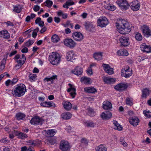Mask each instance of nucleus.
Here are the masks:
<instances>
[{
    "instance_id": "f257e3e1",
    "label": "nucleus",
    "mask_w": 151,
    "mask_h": 151,
    "mask_svg": "<svg viewBox=\"0 0 151 151\" xmlns=\"http://www.w3.org/2000/svg\"><path fill=\"white\" fill-rule=\"evenodd\" d=\"M116 26L118 31L121 34L125 35L131 31V26L127 21L122 19L119 23H116Z\"/></svg>"
},
{
    "instance_id": "f03ea898",
    "label": "nucleus",
    "mask_w": 151,
    "mask_h": 151,
    "mask_svg": "<svg viewBox=\"0 0 151 151\" xmlns=\"http://www.w3.org/2000/svg\"><path fill=\"white\" fill-rule=\"evenodd\" d=\"M12 93L15 97H20L24 95L26 91L25 86L20 83L15 86L12 91Z\"/></svg>"
},
{
    "instance_id": "7ed1b4c3",
    "label": "nucleus",
    "mask_w": 151,
    "mask_h": 151,
    "mask_svg": "<svg viewBox=\"0 0 151 151\" xmlns=\"http://www.w3.org/2000/svg\"><path fill=\"white\" fill-rule=\"evenodd\" d=\"M50 60L51 63L53 65H58L60 61V57L58 53L53 52L49 55Z\"/></svg>"
},
{
    "instance_id": "20e7f679",
    "label": "nucleus",
    "mask_w": 151,
    "mask_h": 151,
    "mask_svg": "<svg viewBox=\"0 0 151 151\" xmlns=\"http://www.w3.org/2000/svg\"><path fill=\"white\" fill-rule=\"evenodd\" d=\"M132 69L129 67H125L121 70V74L122 76L127 78L132 75Z\"/></svg>"
},
{
    "instance_id": "39448f33",
    "label": "nucleus",
    "mask_w": 151,
    "mask_h": 151,
    "mask_svg": "<svg viewBox=\"0 0 151 151\" xmlns=\"http://www.w3.org/2000/svg\"><path fill=\"white\" fill-rule=\"evenodd\" d=\"M14 59L19 65H22L25 62L26 58L24 54L22 55L21 57L18 54L15 56Z\"/></svg>"
},
{
    "instance_id": "423d86ee",
    "label": "nucleus",
    "mask_w": 151,
    "mask_h": 151,
    "mask_svg": "<svg viewBox=\"0 0 151 151\" xmlns=\"http://www.w3.org/2000/svg\"><path fill=\"white\" fill-rule=\"evenodd\" d=\"M116 3L122 10H126L129 7V4L126 0H117Z\"/></svg>"
},
{
    "instance_id": "0eeeda50",
    "label": "nucleus",
    "mask_w": 151,
    "mask_h": 151,
    "mask_svg": "<svg viewBox=\"0 0 151 151\" xmlns=\"http://www.w3.org/2000/svg\"><path fill=\"white\" fill-rule=\"evenodd\" d=\"M70 148V145L68 141L64 140L61 141L60 144V149L62 151H68Z\"/></svg>"
},
{
    "instance_id": "6e6552de",
    "label": "nucleus",
    "mask_w": 151,
    "mask_h": 151,
    "mask_svg": "<svg viewBox=\"0 0 151 151\" xmlns=\"http://www.w3.org/2000/svg\"><path fill=\"white\" fill-rule=\"evenodd\" d=\"M129 6L132 10L134 11H137L139 10L140 4L139 1L135 0L130 3Z\"/></svg>"
},
{
    "instance_id": "1a4fd4ad",
    "label": "nucleus",
    "mask_w": 151,
    "mask_h": 151,
    "mask_svg": "<svg viewBox=\"0 0 151 151\" xmlns=\"http://www.w3.org/2000/svg\"><path fill=\"white\" fill-rule=\"evenodd\" d=\"M98 24L99 26L102 27H105L108 24V21L107 19L105 17H100L98 20Z\"/></svg>"
},
{
    "instance_id": "9d476101",
    "label": "nucleus",
    "mask_w": 151,
    "mask_h": 151,
    "mask_svg": "<svg viewBox=\"0 0 151 151\" xmlns=\"http://www.w3.org/2000/svg\"><path fill=\"white\" fill-rule=\"evenodd\" d=\"M143 34L147 37L151 36V30L146 25H143L141 28Z\"/></svg>"
},
{
    "instance_id": "9b49d317",
    "label": "nucleus",
    "mask_w": 151,
    "mask_h": 151,
    "mask_svg": "<svg viewBox=\"0 0 151 151\" xmlns=\"http://www.w3.org/2000/svg\"><path fill=\"white\" fill-rule=\"evenodd\" d=\"M128 37L125 36H122L119 39V40L122 45L124 47H127L129 45Z\"/></svg>"
},
{
    "instance_id": "f8f14e48",
    "label": "nucleus",
    "mask_w": 151,
    "mask_h": 151,
    "mask_svg": "<svg viewBox=\"0 0 151 151\" xmlns=\"http://www.w3.org/2000/svg\"><path fill=\"white\" fill-rule=\"evenodd\" d=\"M64 43L65 45L70 48L73 47L76 44L72 39L69 38L65 39L64 41Z\"/></svg>"
},
{
    "instance_id": "ddd939ff",
    "label": "nucleus",
    "mask_w": 151,
    "mask_h": 151,
    "mask_svg": "<svg viewBox=\"0 0 151 151\" xmlns=\"http://www.w3.org/2000/svg\"><path fill=\"white\" fill-rule=\"evenodd\" d=\"M68 85L70 87L68 89L67 91L68 92L70 93V94L72 98H74L76 94V88L74 86L70 83H69Z\"/></svg>"
},
{
    "instance_id": "4468645a",
    "label": "nucleus",
    "mask_w": 151,
    "mask_h": 151,
    "mask_svg": "<svg viewBox=\"0 0 151 151\" xmlns=\"http://www.w3.org/2000/svg\"><path fill=\"white\" fill-rule=\"evenodd\" d=\"M72 36L73 39L77 41H81L83 38L82 34L79 32H74Z\"/></svg>"
},
{
    "instance_id": "2eb2a0df",
    "label": "nucleus",
    "mask_w": 151,
    "mask_h": 151,
    "mask_svg": "<svg viewBox=\"0 0 151 151\" xmlns=\"http://www.w3.org/2000/svg\"><path fill=\"white\" fill-rule=\"evenodd\" d=\"M140 48L142 51L143 52L149 53L151 52V47L150 45H147L143 43L140 46Z\"/></svg>"
},
{
    "instance_id": "dca6fc26",
    "label": "nucleus",
    "mask_w": 151,
    "mask_h": 151,
    "mask_svg": "<svg viewBox=\"0 0 151 151\" xmlns=\"http://www.w3.org/2000/svg\"><path fill=\"white\" fill-rule=\"evenodd\" d=\"M127 88L126 84L124 83H120L114 87V88L119 91H122L125 89Z\"/></svg>"
},
{
    "instance_id": "f3484780",
    "label": "nucleus",
    "mask_w": 151,
    "mask_h": 151,
    "mask_svg": "<svg viewBox=\"0 0 151 151\" xmlns=\"http://www.w3.org/2000/svg\"><path fill=\"white\" fill-rule=\"evenodd\" d=\"M111 113L109 111L103 112L101 115V116L104 120H108L112 116Z\"/></svg>"
},
{
    "instance_id": "a211bd4d",
    "label": "nucleus",
    "mask_w": 151,
    "mask_h": 151,
    "mask_svg": "<svg viewBox=\"0 0 151 151\" xmlns=\"http://www.w3.org/2000/svg\"><path fill=\"white\" fill-rule=\"evenodd\" d=\"M42 119L39 117H36L32 118L30 121V123L33 125L39 124L42 123Z\"/></svg>"
},
{
    "instance_id": "6ab92c4d",
    "label": "nucleus",
    "mask_w": 151,
    "mask_h": 151,
    "mask_svg": "<svg viewBox=\"0 0 151 151\" xmlns=\"http://www.w3.org/2000/svg\"><path fill=\"white\" fill-rule=\"evenodd\" d=\"M62 104L64 109L67 111L70 110L72 107V104L70 102L65 101H63Z\"/></svg>"
},
{
    "instance_id": "aec40b11",
    "label": "nucleus",
    "mask_w": 151,
    "mask_h": 151,
    "mask_svg": "<svg viewBox=\"0 0 151 151\" xmlns=\"http://www.w3.org/2000/svg\"><path fill=\"white\" fill-rule=\"evenodd\" d=\"M72 73L77 76H79L81 75L83 72L82 68H79V67H76L75 69L71 71Z\"/></svg>"
},
{
    "instance_id": "412c9836",
    "label": "nucleus",
    "mask_w": 151,
    "mask_h": 151,
    "mask_svg": "<svg viewBox=\"0 0 151 151\" xmlns=\"http://www.w3.org/2000/svg\"><path fill=\"white\" fill-rule=\"evenodd\" d=\"M139 122V119L137 117H132L129 119L130 123L134 126H137Z\"/></svg>"
},
{
    "instance_id": "4be33fe9",
    "label": "nucleus",
    "mask_w": 151,
    "mask_h": 151,
    "mask_svg": "<svg viewBox=\"0 0 151 151\" xmlns=\"http://www.w3.org/2000/svg\"><path fill=\"white\" fill-rule=\"evenodd\" d=\"M103 52H95L93 54V57L97 61H100L102 59Z\"/></svg>"
},
{
    "instance_id": "5701e85b",
    "label": "nucleus",
    "mask_w": 151,
    "mask_h": 151,
    "mask_svg": "<svg viewBox=\"0 0 151 151\" xmlns=\"http://www.w3.org/2000/svg\"><path fill=\"white\" fill-rule=\"evenodd\" d=\"M74 54L73 51H70L67 52L66 55V59L68 61H72L74 60Z\"/></svg>"
},
{
    "instance_id": "b1692460",
    "label": "nucleus",
    "mask_w": 151,
    "mask_h": 151,
    "mask_svg": "<svg viewBox=\"0 0 151 151\" xmlns=\"http://www.w3.org/2000/svg\"><path fill=\"white\" fill-rule=\"evenodd\" d=\"M116 53L120 56H127L129 54L127 50L124 49H120Z\"/></svg>"
},
{
    "instance_id": "393cba45",
    "label": "nucleus",
    "mask_w": 151,
    "mask_h": 151,
    "mask_svg": "<svg viewBox=\"0 0 151 151\" xmlns=\"http://www.w3.org/2000/svg\"><path fill=\"white\" fill-rule=\"evenodd\" d=\"M103 80L105 83L107 84H111L115 81L114 78L109 77H104L103 78Z\"/></svg>"
},
{
    "instance_id": "a878e982",
    "label": "nucleus",
    "mask_w": 151,
    "mask_h": 151,
    "mask_svg": "<svg viewBox=\"0 0 151 151\" xmlns=\"http://www.w3.org/2000/svg\"><path fill=\"white\" fill-rule=\"evenodd\" d=\"M84 25L87 30H89L90 29L94 28V26L92 22L88 21H86L84 23Z\"/></svg>"
},
{
    "instance_id": "bb28decb",
    "label": "nucleus",
    "mask_w": 151,
    "mask_h": 151,
    "mask_svg": "<svg viewBox=\"0 0 151 151\" xmlns=\"http://www.w3.org/2000/svg\"><path fill=\"white\" fill-rule=\"evenodd\" d=\"M72 114L69 112H65L62 113L61 115L62 118L64 119H68L71 118Z\"/></svg>"
},
{
    "instance_id": "cd10ccee",
    "label": "nucleus",
    "mask_w": 151,
    "mask_h": 151,
    "mask_svg": "<svg viewBox=\"0 0 151 151\" xmlns=\"http://www.w3.org/2000/svg\"><path fill=\"white\" fill-rule=\"evenodd\" d=\"M81 82L85 84H89L91 83V79L87 77H82L81 78Z\"/></svg>"
},
{
    "instance_id": "c85d7f7f",
    "label": "nucleus",
    "mask_w": 151,
    "mask_h": 151,
    "mask_svg": "<svg viewBox=\"0 0 151 151\" xmlns=\"http://www.w3.org/2000/svg\"><path fill=\"white\" fill-rule=\"evenodd\" d=\"M0 36L4 39H8L10 35L7 30H3L0 32Z\"/></svg>"
},
{
    "instance_id": "c756f323",
    "label": "nucleus",
    "mask_w": 151,
    "mask_h": 151,
    "mask_svg": "<svg viewBox=\"0 0 151 151\" xmlns=\"http://www.w3.org/2000/svg\"><path fill=\"white\" fill-rule=\"evenodd\" d=\"M84 91L86 93H94L97 92V90L93 87H89L84 88Z\"/></svg>"
},
{
    "instance_id": "7c9ffc66",
    "label": "nucleus",
    "mask_w": 151,
    "mask_h": 151,
    "mask_svg": "<svg viewBox=\"0 0 151 151\" xmlns=\"http://www.w3.org/2000/svg\"><path fill=\"white\" fill-rule=\"evenodd\" d=\"M113 124L114 125V128L115 129L118 130L120 131L122 130V128L118 122L115 120H114Z\"/></svg>"
},
{
    "instance_id": "2f4dec72",
    "label": "nucleus",
    "mask_w": 151,
    "mask_h": 151,
    "mask_svg": "<svg viewBox=\"0 0 151 151\" xmlns=\"http://www.w3.org/2000/svg\"><path fill=\"white\" fill-rule=\"evenodd\" d=\"M58 76L56 75H54L50 77H46L44 79V81L46 82H48L50 81L51 83H52L53 81L55 79H57Z\"/></svg>"
},
{
    "instance_id": "473e14b6",
    "label": "nucleus",
    "mask_w": 151,
    "mask_h": 151,
    "mask_svg": "<svg viewBox=\"0 0 151 151\" xmlns=\"http://www.w3.org/2000/svg\"><path fill=\"white\" fill-rule=\"evenodd\" d=\"M96 151H106V147L103 145H100L96 148Z\"/></svg>"
},
{
    "instance_id": "72a5a7b5",
    "label": "nucleus",
    "mask_w": 151,
    "mask_h": 151,
    "mask_svg": "<svg viewBox=\"0 0 151 151\" xmlns=\"http://www.w3.org/2000/svg\"><path fill=\"white\" fill-rule=\"evenodd\" d=\"M84 125L87 127L94 128L96 126V123L91 121H87L84 122Z\"/></svg>"
},
{
    "instance_id": "f704fd0d",
    "label": "nucleus",
    "mask_w": 151,
    "mask_h": 151,
    "mask_svg": "<svg viewBox=\"0 0 151 151\" xmlns=\"http://www.w3.org/2000/svg\"><path fill=\"white\" fill-rule=\"evenodd\" d=\"M142 97L145 98H146L147 96L149 95L150 94V91L146 88L142 90Z\"/></svg>"
},
{
    "instance_id": "c9c22d12",
    "label": "nucleus",
    "mask_w": 151,
    "mask_h": 151,
    "mask_svg": "<svg viewBox=\"0 0 151 151\" xmlns=\"http://www.w3.org/2000/svg\"><path fill=\"white\" fill-rule=\"evenodd\" d=\"M104 69L105 71L109 75L113 73V69L111 68L110 67H104Z\"/></svg>"
},
{
    "instance_id": "e433bc0d",
    "label": "nucleus",
    "mask_w": 151,
    "mask_h": 151,
    "mask_svg": "<svg viewBox=\"0 0 151 151\" xmlns=\"http://www.w3.org/2000/svg\"><path fill=\"white\" fill-rule=\"evenodd\" d=\"M17 119L18 120H22L25 117V114L22 113H18L16 114V115Z\"/></svg>"
},
{
    "instance_id": "4c0bfd02",
    "label": "nucleus",
    "mask_w": 151,
    "mask_h": 151,
    "mask_svg": "<svg viewBox=\"0 0 151 151\" xmlns=\"http://www.w3.org/2000/svg\"><path fill=\"white\" fill-rule=\"evenodd\" d=\"M17 135L18 138L21 139H24L27 137V135L26 134L19 132H17Z\"/></svg>"
},
{
    "instance_id": "58836bf2",
    "label": "nucleus",
    "mask_w": 151,
    "mask_h": 151,
    "mask_svg": "<svg viewBox=\"0 0 151 151\" xmlns=\"http://www.w3.org/2000/svg\"><path fill=\"white\" fill-rule=\"evenodd\" d=\"M105 8L109 10L114 11L116 9V8L114 5L109 4L105 6Z\"/></svg>"
},
{
    "instance_id": "ea45409f",
    "label": "nucleus",
    "mask_w": 151,
    "mask_h": 151,
    "mask_svg": "<svg viewBox=\"0 0 151 151\" xmlns=\"http://www.w3.org/2000/svg\"><path fill=\"white\" fill-rule=\"evenodd\" d=\"M51 40L52 41L54 42H57L59 41L60 39L58 35L54 34L51 37Z\"/></svg>"
},
{
    "instance_id": "a19ab883",
    "label": "nucleus",
    "mask_w": 151,
    "mask_h": 151,
    "mask_svg": "<svg viewBox=\"0 0 151 151\" xmlns=\"http://www.w3.org/2000/svg\"><path fill=\"white\" fill-rule=\"evenodd\" d=\"M111 104L109 102H106L105 104H104L103 105V108L104 109H108L111 107Z\"/></svg>"
},
{
    "instance_id": "79ce46f5",
    "label": "nucleus",
    "mask_w": 151,
    "mask_h": 151,
    "mask_svg": "<svg viewBox=\"0 0 151 151\" xmlns=\"http://www.w3.org/2000/svg\"><path fill=\"white\" fill-rule=\"evenodd\" d=\"M37 75L36 74H30L29 75V78L31 81H35L37 78Z\"/></svg>"
},
{
    "instance_id": "37998d69",
    "label": "nucleus",
    "mask_w": 151,
    "mask_h": 151,
    "mask_svg": "<svg viewBox=\"0 0 151 151\" xmlns=\"http://www.w3.org/2000/svg\"><path fill=\"white\" fill-rule=\"evenodd\" d=\"M88 114L91 116H93L95 115L96 113L92 109L89 108L88 109Z\"/></svg>"
},
{
    "instance_id": "c03bdc74",
    "label": "nucleus",
    "mask_w": 151,
    "mask_h": 151,
    "mask_svg": "<svg viewBox=\"0 0 151 151\" xmlns=\"http://www.w3.org/2000/svg\"><path fill=\"white\" fill-rule=\"evenodd\" d=\"M22 10L21 7L20 6H16L14 7L13 11L17 13H20Z\"/></svg>"
},
{
    "instance_id": "a18cd8bd",
    "label": "nucleus",
    "mask_w": 151,
    "mask_h": 151,
    "mask_svg": "<svg viewBox=\"0 0 151 151\" xmlns=\"http://www.w3.org/2000/svg\"><path fill=\"white\" fill-rule=\"evenodd\" d=\"M143 113L148 118L151 117V112H150L149 111H143Z\"/></svg>"
},
{
    "instance_id": "49530a36",
    "label": "nucleus",
    "mask_w": 151,
    "mask_h": 151,
    "mask_svg": "<svg viewBox=\"0 0 151 151\" xmlns=\"http://www.w3.org/2000/svg\"><path fill=\"white\" fill-rule=\"evenodd\" d=\"M34 42V41L31 40H29L27 42L25 43V45L27 47H29L32 45Z\"/></svg>"
},
{
    "instance_id": "de8ad7c7",
    "label": "nucleus",
    "mask_w": 151,
    "mask_h": 151,
    "mask_svg": "<svg viewBox=\"0 0 151 151\" xmlns=\"http://www.w3.org/2000/svg\"><path fill=\"white\" fill-rule=\"evenodd\" d=\"M39 31V28L38 27H37L35 29L32 33V36L34 38L36 37L37 35V32Z\"/></svg>"
},
{
    "instance_id": "09e8293b",
    "label": "nucleus",
    "mask_w": 151,
    "mask_h": 151,
    "mask_svg": "<svg viewBox=\"0 0 151 151\" xmlns=\"http://www.w3.org/2000/svg\"><path fill=\"white\" fill-rule=\"evenodd\" d=\"M45 2L46 4V6L49 8L53 4L52 1L50 0H47L45 1Z\"/></svg>"
},
{
    "instance_id": "8fccbe9b",
    "label": "nucleus",
    "mask_w": 151,
    "mask_h": 151,
    "mask_svg": "<svg viewBox=\"0 0 151 151\" xmlns=\"http://www.w3.org/2000/svg\"><path fill=\"white\" fill-rule=\"evenodd\" d=\"M49 141L51 145H52L56 143L57 140L54 138H50L49 139Z\"/></svg>"
},
{
    "instance_id": "3c124183",
    "label": "nucleus",
    "mask_w": 151,
    "mask_h": 151,
    "mask_svg": "<svg viewBox=\"0 0 151 151\" xmlns=\"http://www.w3.org/2000/svg\"><path fill=\"white\" fill-rule=\"evenodd\" d=\"M47 133L50 136H53L55 134V130L54 129L49 130L48 131Z\"/></svg>"
},
{
    "instance_id": "603ef678",
    "label": "nucleus",
    "mask_w": 151,
    "mask_h": 151,
    "mask_svg": "<svg viewBox=\"0 0 151 151\" xmlns=\"http://www.w3.org/2000/svg\"><path fill=\"white\" fill-rule=\"evenodd\" d=\"M135 38L138 41H141L142 39V37L140 33H138L135 36Z\"/></svg>"
},
{
    "instance_id": "864d4df0",
    "label": "nucleus",
    "mask_w": 151,
    "mask_h": 151,
    "mask_svg": "<svg viewBox=\"0 0 151 151\" xmlns=\"http://www.w3.org/2000/svg\"><path fill=\"white\" fill-rule=\"evenodd\" d=\"M86 73L88 76H91L93 74L92 69L91 67H89L86 70Z\"/></svg>"
},
{
    "instance_id": "5fc2aeb1",
    "label": "nucleus",
    "mask_w": 151,
    "mask_h": 151,
    "mask_svg": "<svg viewBox=\"0 0 151 151\" xmlns=\"http://www.w3.org/2000/svg\"><path fill=\"white\" fill-rule=\"evenodd\" d=\"M126 103L127 105L129 106H132L133 105L132 101L129 98L127 99L126 100Z\"/></svg>"
},
{
    "instance_id": "6e6d98bb",
    "label": "nucleus",
    "mask_w": 151,
    "mask_h": 151,
    "mask_svg": "<svg viewBox=\"0 0 151 151\" xmlns=\"http://www.w3.org/2000/svg\"><path fill=\"white\" fill-rule=\"evenodd\" d=\"M18 79L17 77H15L12 80L11 84L14 85L18 81Z\"/></svg>"
},
{
    "instance_id": "4d7b16f0",
    "label": "nucleus",
    "mask_w": 151,
    "mask_h": 151,
    "mask_svg": "<svg viewBox=\"0 0 151 151\" xmlns=\"http://www.w3.org/2000/svg\"><path fill=\"white\" fill-rule=\"evenodd\" d=\"M40 105L43 107H48V102L45 101L42 102L40 104Z\"/></svg>"
},
{
    "instance_id": "13d9d810",
    "label": "nucleus",
    "mask_w": 151,
    "mask_h": 151,
    "mask_svg": "<svg viewBox=\"0 0 151 151\" xmlns=\"http://www.w3.org/2000/svg\"><path fill=\"white\" fill-rule=\"evenodd\" d=\"M56 106V105L54 103L51 102H48V107H55Z\"/></svg>"
},
{
    "instance_id": "bf43d9fd",
    "label": "nucleus",
    "mask_w": 151,
    "mask_h": 151,
    "mask_svg": "<svg viewBox=\"0 0 151 151\" xmlns=\"http://www.w3.org/2000/svg\"><path fill=\"white\" fill-rule=\"evenodd\" d=\"M120 141L121 142V144L124 147H126L127 145V144L124 141L123 139H120Z\"/></svg>"
},
{
    "instance_id": "052dcab7",
    "label": "nucleus",
    "mask_w": 151,
    "mask_h": 151,
    "mask_svg": "<svg viewBox=\"0 0 151 151\" xmlns=\"http://www.w3.org/2000/svg\"><path fill=\"white\" fill-rule=\"evenodd\" d=\"M81 142L82 144L86 145L88 144V141L86 139L83 138L81 139Z\"/></svg>"
},
{
    "instance_id": "680f3d73",
    "label": "nucleus",
    "mask_w": 151,
    "mask_h": 151,
    "mask_svg": "<svg viewBox=\"0 0 151 151\" xmlns=\"http://www.w3.org/2000/svg\"><path fill=\"white\" fill-rule=\"evenodd\" d=\"M54 20L55 23H58L60 22V19L59 17H54Z\"/></svg>"
},
{
    "instance_id": "e2e57ef3",
    "label": "nucleus",
    "mask_w": 151,
    "mask_h": 151,
    "mask_svg": "<svg viewBox=\"0 0 151 151\" xmlns=\"http://www.w3.org/2000/svg\"><path fill=\"white\" fill-rule=\"evenodd\" d=\"M6 59L5 58H4L1 62L0 66H4L5 65L6 63Z\"/></svg>"
},
{
    "instance_id": "0e129e2a",
    "label": "nucleus",
    "mask_w": 151,
    "mask_h": 151,
    "mask_svg": "<svg viewBox=\"0 0 151 151\" xmlns=\"http://www.w3.org/2000/svg\"><path fill=\"white\" fill-rule=\"evenodd\" d=\"M40 7L38 5H35L33 7V10L35 12H37L39 10Z\"/></svg>"
},
{
    "instance_id": "69168bd1",
    "label": "nucleus",
    "mask_w": 151,
    "mask_h": 151,
    "mask_svg": "<svg viewBox=\"0 0 151 151\" xmlns=\"http://www.w3.org/2000/svg\"><path fill=\"white\" fill-rule=\"evenodd\" d=\"M17 51L16 50H14V51H12V52H11L10 54L9 55V56L10 57H11L12 56L16 54L17 53Z\"/></svg>"
},
{
    "instance_id": "338daca9",
    "label": "nucleus",
    "mask_w": 151,
    "mask_h": 151,
    "mask_svg": "<svg viewBox=\"0 0 151 151\" xmlns=\"http://www.w3.org/2000/svg\"><path fill=\"white\" fill-rule=\"evenodd\" d=\"M28 51V49L26 47H25L21 51L22 53H26Z\"/></svg>"
},
{
    "instance_id": "774afa93",
    "label": "nucleus",
    "mask_w": 151,
    "mask_h": 151,
    "mask_svg": "<svg viewBox=\"0 0 151 151\" xmlns=\"http://www.w3.org/2000/svg\"><path fill=\"white\" fill-rule=\"evenodd\" d=\"M10 83H11V81L10 79L8 80L5 82V85L7 86H9Z\"/></svg>"
}]
</instances>
